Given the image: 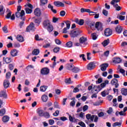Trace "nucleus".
Here are the masks:
<instances>
[{
	"instance_id": "f257e3e1",
	"label": "nucleus",
	"mask_w": 127,
	"mask_h": 127,
	"mask_svg": "<svg viewBox=\"0 0 127 127\" xmlns=\"http://www.w3.org/2000/svg\"><path fill=\"white\" fill-rule=\"evenodd\" d=\"M20 10L21 11H20ZM15 15L16 17L20 18L21 20H25V12L24 10H21V6H17V11L15 12Z\"/></svg>"
},
{
	"instance_id": "f03ea898",
	"label": "nucleus",
	"mask_w": 127,
	"mask_h": 127,
	"mask_svg": "<svg viewBox=\"0 0 127 127\" xmlns=\"http://www.w3.org/2000/svg\"><path fill=\"white\" fill-rule=\"evenodd\" d=\"M43 25L45 28H47L49 32H52L53 31V26H52L49 20H45L43 22Z\"/></svg>"
},
{
	"instance_id": "7ed1b4c3",
	"label": "nucleus",
	"mask_w": 127,
	"mask_h": 127,
	"mask_svg": "<svg viewBox=\"0 0 127 127\" xmlns=\"http://www.w3.org/2000/svg\"><path fill=\"white\" fill-rule=\"evenodd\" d=\"M81 33H82V32H81L80 30L78 29H75L70 31L69 35L71 38H76L78 37V36H79Z\"/></svg>"
},
{
	"instance_id": "20e7f679",
	"label": "nucleus",
	"mask_w": 127,
	"mask_h": 127,
	"mask_svg": "<svg viewBox=\"0 0 127 127\" xmlns=\"http://www.w3.org/2000/svg\"><path fill=\"white\" fill-rule=\"evenodd\" d=\"M35 29H36V28L34 26V23H33V22H31L26 28V31L28 32H29V31H35Z\"/></svg>"
},
{
	"instance_id": "39448f33",
	"label": "nucleus",
	"mask_w": 127,
	"mask_h": 127,
	"mask_svg": "<svg viewBox=\"0 0 127 127\" xmlns=\"http://www.w3.org/2000/svg\"><path fill=\"white\" fill-rule=\"evenodd\" d=\"M85 23L92 29V30H94L95 29V23L90 21H86Z\"/></svg>"
},
{
	"instance_id": "423d86ee",
	"label": "nucleus",
	"mask_w": 127,
	"mask_h": 127,
	"mask_svg": "<svg viewBox=\"0 0 127 127\" xmlns=\"http://www.w3.org/2000/svg\"><path fill=\"white\" fill-rule=\"evenodd\" d=\"M111 83L112 86H114V85L115 86V88H119V86H120V84H119V81L116 78L113 79L111 80Z\"/></svg>"
},
{
	"instance_id": "0eeeda50",
	"label": "nucleus",
	"mask_w": 127,
	"mask_h": 127,
	"mask_svg": "<svg viewBox=\"0 0 127 127\" xmlns=\"http://www.w3.org/2000/svg\"><path fill=\"white\" fill-rule=\"evenodd\" d=\"M113 62L115 64H120V63H122V59L119 57H114L113 59Z\"/></svg>"
},
{
	"instance_id": "6e6552de",
	"label": "nucleus",
	"mask_w": 127,
	"mask_h": 127,
	"mask_svg": "<svg viewBox=\"0 0 127 127\" xmlns=\"http://www.w3.org/2000/svg\"><path fill=\"white\" fill-rule=\"evenodd\" d=\"M50 70L47 67H45L41 70V74L42 75H48L49 74Z\"/></svg>"
},
{
	"instance_id": "1a4fd4ad",
	"label": "nucleus",
	"mask_w": 127,
	"mask_h": 127,
	"mask_svg": "<svg viewBox=\"0 0 127 127\" xmlns=\"http://www.w3.org/2000/svg\"><path fill=\"white\" fill-rule=\"evenodd\" d=\"M113 31H112V30L110 28H106L105 31H104V35H105V36H111V35H112V33Z\"/></svg>"
},
{
	"instance_id": "9d476101",
	"label": "nucleus",
	"mask_w": 127,
	"mask_h": 127,
	"mask_svg": "<svg viewBox=\"0 0 127 127\" xmlns=\"http://www.w3.org/2000/svg\"><path fill=\"white\" fill-rule=\"evenodd\" d=\"M0 97L6 99L7 98V95L6 94V91L5 90H1L0 92Z\"/></svg>"
},
{
	"instance_id": "9b49d317",
	"label": "nucleus",
	"mask_w": 127,
	"mask_h": 127,
	"mask_svg": "<svg viewBox=\"0 0 127 127\" xmlns=\"http://www.w3.org/2000/svg\"><path fill=\"white\" fill-rule=\"evenodd\" d=\"M34 14L36 16H40L41 15V10L39 8H36L34 11Z\"/></svg>"
},
{
	"instance_id": "f8f14e48",
	"label": "nucleus",
	"mask_w": 127,
	"mask_h": 127,
	"mask_svg": "<svg viewBox=\"0 0 127 127\" xmlns=\"http://www.w3.org/2000/svg\"><path fill=\"white\" fill-rule=\"evenodd\" d=\"M95 28H97V30H103V26L100 22H97L95 24Z\"/></svg>"
},
{
	"instance_id": "ddd939ff",
	"label": "nucleus",
	"mask_w": 127,
	"mask_h": 127,
	"mask_svg": "<svg viewBox=\"0 0 127 127\" xmlns=\"http://www.w3.org/2000/svg\"><path fill=\"white\" fill-rule=\"evenodd\" d=\"M54 4L57 7H59L60 6L64 7V4L62 2H60V1H56L54 2Z\"/></svg>"
},
{
	"instance_id": "4468645a",
	"label": "nucleus",
	"mask_w": 127,
	"mask_h": 127,
	"mask_svg": "<svg viewBox=\"0 0 127 127\" xmlns=\"http://www.w3.org/2000/svg\"><path fill=\"white\" fill-rule=\"evenodd\" d=\"M109 67V64H103L101 65V71H103V72L106 71L107 70V68Z\"/></svg>"
},
{
	"instance_id": "2eb2a0df",
	"label": "nucleus",
	"mask_w": 127,
	"mask_h": 127,
	"mask_svg": "<svg viewBox=\"0 0 127 127\" xmlns=\"http://www.w3.org/2000/svg\"><path fill=\"white\" fill-rule=\"evenodd\" d=\"M95 67H96L95 64H94V63H90L87 65V69L93 70Z\"/></svg>"
},
{
	"instance_id": "dca6fc26",
	"label": "nucleus",
	"mask_w": 127,
	"mask_h": 127,
	"mask_svg": "<svg viewBox=\"0 0 127 127\" xmlns=\"http://www.w3.org/2000/svg\"><path fill=\"white\" fill-rule=\"evenodd\" d=\"M86 41H87V38L82 37L79 38V43L80 44H85L86 45L87 44H86Z\"/></svg>"
},
{
	"instance_id": "f3484780",
	"label": "nucleus",
	"mask_w": 127,
	"mask_h": 127,
	"mask_svg": "<svg viewBox=\"0 0 127 127\" xmlns=\"http://www.w3.org/2000/svg\"><path fill=\"white\" fill-rule=\"evenodd\" d=\"M10 83H9V81H8L7 79H5L3 82V86L4 89H7L8 87H9V84Z\"/></svg>"
},
{
	"instance_id": "a211bd4d",
	"label": "nucleus",
	"mask_w": 127,
	"mask_h": 127,
	"mask_svg": "<svg viewBox=\"0 0 127 127\" xmlns=\"http://www.w3.org/2000/svg\"><path fill=\"white\" fill-rule=\"evenodd\" d=\"M17 53H18V52L16 49H13L11 51L10 55L12 57H15L17 56Z\"/></svg>"
},
{
	"instance_id": "6ab92c4d",
	"label": "nucleus",
	"mask_w": 127,
	"mask_h": 127,
	"mask_svg": "<svg viewBox=\"0 0 127 127\" xmlns=\"http://www.w3.org/2000/svg\"><path fill=\"white\" fill-rule=\"evenodd\" d=\"M115 29L117 33H122V31H123V27L121 26H118L117 27H116Z\"/></svg>"
},
{
	"instance_id": "aec40b11",
	"label": "nucleus",
	"mask_w": 127,
	"mask_h": 127,
	"mask_svg": "<svg viewBox=\"0 0 127 127\" xmlns=\"http://www.w3.org/2000/svg\"><path fill=\"white\" fill-rule=\"evenodd\" d=\"M2 121L3 123H7L9 121V117L8 116H4L2 118Z\"/></svg>"
},
{
	"instance_id": "412c9836",
	"label": "nucleus",
	"mask_w": 127,
	"mask_h": 127,
	"mask_svg": "<svg viewBox=\"0 0 127 127\" xmlns=\"http://www.w3.org/2000/svg\"><path fill=\"white\" fill-rule=\"evenodd\" d=\"M48 8H50L51 10L53 12V13H57V11L56 9H53V6L51 5V4H49L48 5Z\"/></svg>"
},
{
	"instance_id": "4be33fe9",
	"label": "nucleus",
	"mask_w": 127,
	"mask_h": 127,
	"mask_svg": "<svg viewBox=\"0 0 127 127\" xmlns=\"http://www.w3.org/2000/svg\"><path fill=\"white\" fill-rule=\"evenodd\" d=\"M71 71L73 73H78V72H80V68L78 67L74 66L72 68V69H71Z\"/></svg>"
},
{
	"instance_id": "5701e85b",
	"label": "nucleus",
	"mask_w": 127,
	"mask_h": 127,
	"mask_svg": "<svg viewBox=\"0 0 127 127\" xmlns=\"http://www.w3.org/2000/svg\"><path fill=\"white\" fill-rule=\"evenodd\" d=\"M48 88V87L47 86H45V85L41 86L40 87V91L41 92H45V91H46V90H47Z\"/></svg>"
},
{
	"instance_id": "b1692460",
	"label": "nucleus",
	"mask_w": 127,
	"mask_h": 127,
	"mask_svg": "<svg viewBox=\"0 0 127 127\" xmlns=\"http://www.w3.org/2000/svg\"><path fill=\"white\" fill-rule=\"evenodd\" d=\"M16 39L19 41V42H23L24 40H23V37L21 35H17L16 37Z\"/></svg>"
},
{
	"instance_id": "393cba45",
	"label": "nucleus",
	"mask_w": 127,
	"mask_h": 127,
	"mask_svg": "<svg viewBox=\"0 0 127 127\" xmlns=\"http://www.w3.org/2000/svg\"><path fill=\"white\" fill-rule=\"evenodd\" d=\"M48 2V0H40V6H43V5H45L46 3Z\"/></svg>"
},
{
	"instance_id": "a878e982",
	"label": "nucleus",
	"mask_w": 127,
	"mask_h": 127,
	"mask_svg": "<svg viewBox=\"0 0 127 127\" xmlns=\"http://www.w3.org/2000/svg\"><path fill=\"white\" fill-rule=\"evenodd\" d=\"M73 66H74L73 64H66L65 67L66 69H67V70H70L72 71V69H73Z\"/></svg>"
},
{
	"instance_id": "bb28decb",
	"label": "nucleus",
	"mask_w": 127,
	"mask_h": 127,
	"mask_svg": "<svg viewBox=\"0 0 127 127\" xmlns=\"http://www.w3.org/2000/svg\"><path fill=\"white\" fill-rule=\"evenodd\" d=\"M109 44H110V40L109 39H107V40H105L102 43V44L103 45L104 47H106V46L108 45Z\"/></svg>"
},
{
	"instance_id": "cd10ccee",
	"label": "nucleus",
	"mask_w": 127,
	"mask_h": 127,
	"mask_svg": "<svg viewBox=\"0 0 127 127\" xmlns=\"http://www.w3.org/2000/svg\"><path fill=\"white\" fill-rule=\"evenodd\" d=\"M7 12H8V13H7V15L6 16V18H7V19H9V18H10V17L11 16V11H10V10L7 8Z\"/></svg>"
},
{
	"instance_id": "c85d7f7f",
	"label": "nucleus",
	"mask_w": 127,
	"mask_h": 127,
	"mask_svg": "<svg viewBox=\"0 0 127 127\" xmlns=\"http://www.w3.org/2000/svg\"><path fill=\"white\" fill-rule=\"evenodd\" d=\"M25 10L27 14H30V13H32V9H30L28 7H26L25 8Z\"/></svg>"
},
{
	"instance_id": "c756f323",
	"label": "nucleus",
	"mask_w": 127,
	"mask_h": 127,
	"mask_svg": "<svg viewBox=\"0 0 127 127\" xmlns=\"http://www.w3.org/2000/svg\"><path fill=\"white\" fill-rule=\"evenodd\" d=\"M40 52V51H39V49H34L33 51L32 54L33 55H38L39 54Z\"/></svg>"
},
{
	"instance_id": "7c9ffc66",
	"label": "nucleus",
	"mask_w": 127,
	"mask_h": 127,
	"mask_svg": "<svg viewBox=\"0 0 127 127\" xmlns=\"http://www.w3.org/2000/svg\"><path fill=\"white\" fill-rule=\"evenodd\" d=\"M121 94L124 96H127V89L122 88L121 90Z\"/></svg>"
},
{
	"instance_id": "2f4dec72",
	"label": "nucleus",
	"mask_w": 127,
	"mask_h": 127,
	"mask_svg": "<svg viewBox=\"0 0 127 127\" xmlns=\"http://www.w3.org/2000/svg\"><path fill=\"white\" fill-rule=\"evenodd\" d=\"M42 100L43 102H46L47 101H48V96L45 94L42 95Z\"/></svg>"
},
{
	"instance_id": "473e14b6",
	"label": "nucleus",
	"mask_w": 127,
	"mask_h": 127,
	"mask_svg": "<svg viewBox=\"0 0 127 127\" xmlns=\"http://www.w3.org/2000/svg\"><path fill=\"white\" fill-rule=\"evenodd\" d=\"M3 60L7 64H8V63H10V62H11V59L10 58H3Z\"/></svg>"
},
{
	"instance_id": "72a5a7b5",
	"label": "nucleus",
	"mask_w": 127,
	"mask_h": 127,
	"mask_svg": "<svg viewBox=\"0 0 127 127\" xmlns=\"http://www.w3.org/2000/svg\"><path fill=\"white\" fill-rule=\"evenodd\" d=\"M34 21L35 23H37V24H40V23L41 22V18H36L35 19Z\"/></svg>"
},
{
	"instance_id": "f704fd0d",
	"label": "nucleus",
	"mask_w": 127,
	"mask_h": 127,
	"mask_svg": "<svg viewBox=\"0 0 127 127\" xmlns=\"http://www.w3.org/2000/svg\"><path fill=\"white\" fill-rule=\"evenodd\" d=\"M38 114L40 117H43L44 115V112L42 110H39L38 111Z\"/></svg>"
},
{
	"instance_id": "c9c22d12",
	"label": "nucleus",
	"mask_w": 127,
	"mask_h": 127,
	"mask_svg": "<svg viewBox=\"0 0 127 127\" xmlns=\"http://www.w3.org/2000/svg\"><path fill=\"white\" fill-rule=\"evenodd\" d=\"M44 118H46V119H49L50 118V115L49 114V113L46 112L44 113Z\"/></svg>"
},
{
	"instance_id": "e433bc0d",
	"label": "nucleus",
	"mask_w": 127,
	"mask_h": 127,
	"mask_svg": "<svg viewBox=\"0 0 127 127\" xmlns=\"http://www.w3.org/2000/svg\"><path fill=\"white\" fill-rule=\"evenodd\" d=\"M114 7H115L116 10L119 11L122 9V7L121 6H119L118 4H115V5H113Z\"/></svg>"
},
{
	"instance_id": "4c0bfd02",
	"label": "nucleus",
	"mask_w": 127,
	"mask_h": 127,
	"mask_svg": "<svg viewBox=\"0 0 127 127\" xmlns=\"http://www.w3.org/2000/svg\"><path fill=\"white\" fill-rule=\"evenodd\" d=\"M65 23L66 24V28H67V29H69V28H70V25L71 24V22H70V21L69 20H67L65 22Z\"/></svg>"
},
{
	"instance_id": "58836bf2",
	"label": "nucleus",
	"mask_w": 127,
	"mask_h": 127,
	"mask_svg": "<svg viewBox=\"0 0 127 127\" xmlns=\"http://www.w3.org/2000/svg\"><path fill=\"white\" fill-rule=\"evenodd\" d=\"M120 1H121V0H112L111 1L110 3L112 5H116V4H115V3H116L117 2H120Z\"/></svg>"
},
{
	"instance_id": "ea45409f",
	"label": "nucleus",
	"mask_w": 127,
	"mask_h": 127,
	"mask_svg": "<svg viewBox=\"0 0 127 127\" xmlns=\"http://www.w3.org/2000/svg\"><path fill=\"white\" fill-rule=\"evenodd\" d=\"M91 37L93 40H96L98 37H97V34L96 33H93L91 34Z\"/></svg>"
},
{
	"instance_id": "a19ab883",
	"label": "nucleus",
	"mask_w": 127,
	"mask_h": 127,
	"mask_svg": "<svg viewBox=\"0 0 127 127\" xmlns=\"http://www.w3.org/2000/svg\"><path fill=\"white\" fill-rule=\"evenodd\" d=\"M66 45L67 47L70 48L72 47V46H73V43H72L71 41H69L67 43H66Z\"/></svg>"
},
{
	"instance_id": "79ce46f5",
	"label": "nucleus",
	"mask_w": 127,
	"mask_h": 127,
	"mask_svg": "<svg viewBox=\"0 0 127 127\" xmlns=\"http://www.w3.org/2000/svg\"><path fill=\"white\" fill-rule=\"evenodd\" d=\"M4 14V10H3V6L0 5V14Z\"/></svg>"
},
{
	"instance_id": "37998d69",
	"label": "nucleus",
	"mask_w": 127,
	"mask_h": 127,
	"mask_svg": "<svg viewBox=\"0 0 127 127\" xmlns=\"http://www.w3.org/2000/svg\"><path fill=\"white\" fill-rule=\"evenodd\" d=\"M80 11H81V12H89L90 9H85L84 8H82Z\"/></svg>"
},
{
	"instance_id": "c03bdc74",
	"label": "nucleus",
	"mask_w": 127,
	"mask_h": 127,
	"mask_svg": "<svg viewBox=\"0 0 127 127\" xmlns=\"http://www.w3.org/2000/svg\"><path fill=\"white\" fill-rule=\"evenodd\" d=\"M66 84H72V81H71V78H66L64 81Z\"/></svg>"
},
{
	"instance_id": "a18cd8bd",
	"label": "nucleus",
	"mask_w": 127,
	"mask_h": 127,
	"mask_svg": "<svg viewBox=\"0 0 127 127\" xmlns=\"http://www.w3.org/2000/svg\"><path fill=\"white\" fill-rule=\"evenodd\" d=\"M5 114V109H2L0 110V116H3Z\"/></svg>"
},
{
	"instance_id": "49530a36",
	"label": "nucleus",
	"mask_w": 127,
	"mask_h": 127,
	"mask_svg": "<svg viewBox=\"0 0 127 127\" xmlns=\"http://www.w3.org/2000/svg\"><path fill=\"white\" fill-rule=\"evenodd\" d=\"M113 127H117L122 126V123L120 122H116L113 124Z\"/></svg>"
},
{
	"instance_id": "de8ad7c7",
	"label": "nucleus",
	"mask_w": 127,
	"mask_h": 127,
	"mask_svg": "<svg viewBox=\"0 0 127 127\" xmlns=\"http://www.w3.org/2000/svg\"><path fill=\"white\" fill-rule=\"evenodd\" d=\"M60 50V48H59V47L55 48L53 49V52H54L55 53H58V52H59Z\"/></svg>"
},
{
	"instance_id": "09e8293b",
	"label": "nucleus",
	"mask_w": 127,
	"mask_h": 127,
	"mask_svg": "<svg viewBox=\"0 0 127 127\" xmlns=\"http://www.w3.org/2000/svg\"><path fill=\"white\" fill-rule=\"evenodd\" d=\"M60 113V111L59 110H57L55 111V112L54 113H53V116H54V117H58V116H59V114Z\"/></svg>"
},
{
	"instance_id": "8fccbe9b",
	"label": "nucleus",
	"mask_w": 127,
	"mask_h": 127,
	"mask_svg": "<svg viewBox=\"0 0 127 127\" xmlns=\"http://www.w3.org/2000/svg\"><path fill=\"white\" fill-rule=\"evenodd\" d=\"M35 39L37 41H40L41 40H43V39H39V36H38V35L37 34L35 36Z\"/></svg>"
},
{
	"instance_id": "3c124183",
	"label": "nucleus",
	"mask_w": 127,
	"mask_h": 127,
	"mask_svg": "<svg viewBox=\"0 0 127 127\" xmlns=\"http://www.w3.org/2000/svg\"><path fill=\"white\" fill-rule=\"evenodd\" d=\"M10 76H11V73H10V72H8L6 73V79H10Z\"/></svg>"
},
{
	"instance_id": "603ef678",
	"label": "nucleus",
	"mask_w": 127,
	"mask_h": 127,
	"mask_svg": "<svg viewBox=\"0 0 127 127\" xmlns=\"http://www.w3.org/2000/svg\"><path fill=\"white\" fill-rule=\"evenodd\" d=\"M113 113V108L112 107H110L107 111V114L108 115H111V114Z\"/></svg>"
},
{
	"instance_id": "864d4df0",
	"label": "nucleus",
	"mask_w": 127,
	"mask_h": 127,
	"mask_svg": "<svg viewBox=\"0 0 127 127\" xmlns=\"http://www.w3.org/2000/svg\"><path fill=\"white\" fill-rule=\"evenodd\" d=\"M120 73H121L122 74H123V75L124 76H125L126 74V70H125V69H123V68H120Z\"/></svg>"
},
{
	"instance_id": "5fc2aeb1",
	"label": "nucleus",
	"mask_w": 127,
	"mask_h": 127,
	"mask_svg": "<svg viewBox=\"0 0 127 127\" xmlns=\"http://www.w3.org/2000/svg\"><path fill=\"white\" fill-rule=\"evenodd\" d=\"M65 14H66V12L64 10L61 11L60 13L61 16H65Z\"/></svg>"
},
{
	"instance_id": "6e6d98bb",
	"label": "nucleus",
	"mask_w": 127,
	"mask_h": 127,
	"mask_svg": "<svg viewBox=\"0 0 127 127\" xmlns=\"http://www.w3.org/2000/svg\"><path fill=\"white\" fill-rule=\"evenodd\" d=\"M2 30L4 33H7L8 31H7V28H6V26H5L2 28Z\"/></svg>"
},
{
	"instance_id": "4d7b16f0",
	"label": "nucleus",
	"mask_w": 127,
	"mask_h": 127,
	"mask_svg": "<svg viewBox=\"0 0 127 127\" xmlns=\"http://www.w3.org/2000/svg\"><path fill=\"white\" fill-rule=\"evenodd\" d=\"M78 125L79 126H80V127H86V125L85 124V123H84V122H79L78 123Z\"/></svg>"
},
{
	"instance_id": "13d9d810",
	"label": "nucleus",
	"mask_w": 127,
	"mask_h": 127,
	"mask_svg": "<svg viewBox=\"0 0 127 127\" xmlns=\"http://www.w3.org/2000/svg\"><path fill=\"white\" fill-rule=\"evenodd\" d=\"M118 17L120 20H125L126 18V16L123 15H119Z\"/></svg>"
},
{
	"instance_id": "bf43d9fd",
	"label": "nucleus",
	"mask_w": 127,
	"mask_h": 127,
	"mask_svg": "<svg viewBox=\"0 0 127 127\" xmlns=\"http://www.w3.org/2000/svg\"><path fill=\"white\" fill-rule=\"evenodd\" d=\"M54 105L55 108H56V109H60V107H59V105H58V102H55Z\"/></svg>"
},
{
	"instance_id": "052dcab7",
	"label": "nucleus",
	"mask_w": 127,
	"mask_h": 127,
	"mask_svg": "<svg viewBox=\"0 0 127 127\" xmlns=\"http://www.w3.org/2000/svg\"><path fill=\"white\" fill-rule=\"evenodd\" d=\"M8 68H9V70H13V68H14L13 64H9L8 65Z\"/></svg>"
},
{
	"instance_id": "680f3d73",
	"label": "nucleus",
	"mask_w": 127,
	"mask_h": 127,
	"mask_svg": "<svg viewBox=\"0 0 127 127\" xmlns=\"http://www.w3.org/2000/svg\"><path fill=\"white\" fill-rule=\"evenodd\" d=\"M101 95L102 96V97H106V96H107V91L104 90L102 92Z\"/></svg>"
},
{
	"instance_id": "e2e57ef3",
	"label": "nucleus",
	"mask_w": 127,
	"mask_h": 127,
	"mask_svg": "<svg viewBox=\"0 0 127 127\" xmlns=\"http://www.w3.org/2000/svg\"><path fill=\"white\" fill-rule=\"evenodd\" d=\"M67 29H69L66 27L64 28V29L63 30V33H65V34L68 33V31H67Z\"/></svg>"
},
{
	"instance_id": "0e129e2a",
	"label": "nucleus",
	"mask_w": 127,
	"mask_h": 127,
	"mask_svg": "<svg viewBox=\"0 0 127 127\" xmlns=\"http://www.w3.org/2000/svg\"><path fill=\"white\" fill-rule=\"evenodd\" d=\"M103 14L105 15V16H107L108 15V12L105 9L103 10Z\"/></svg>"
},
{
	"instance_id": "69168bd1",
	"label": "nucleus",
	"mask_w": 127,
	"mask_h": 127,
	"mask_svg": "<svg viewBox=\"0 0 127 127\" xmlns=\"http://www.w3.org/2000/svg\"><path fill=\"white\" fill-rule=\"evenodd\" d=\"M55 42H56V44H57L58 45H60V44H61L62 43L61 42V41L58 39H56Z\"/></svg>"
},
{
	"instance_id": "338daca9",
	"label": "nucleus",
	"mask_w": 127,
	"mask_h": 127,
	"mask_svg": "<svg viewBox=\"0 0 127 127\" xmlns=\"http://www.w3.org/2000/svg\"><path fill=\"white\" fill-rule=\"evenodd\" d=\"M84 20H83V19H80V20H79V22H78V24L79 25H83V24H84Z\"/></svg>"
},
{
	"instance_id": "774afa93",
	"label": "nucleus",
	"mask_w": 127,
	"mask_h": 127,
	"mask_svg": "<svg viewBox=\"0 0 127 127\" xmlns=\"http://www.w3.org/2000/svg\"><path fill=\"white\" fill-rule=\"evenodd\" d=\"M88 13L90 15H94L95 14L96 12L91 11V10L89 9V12H88Z\"/></svg>"
}]
</instances>
